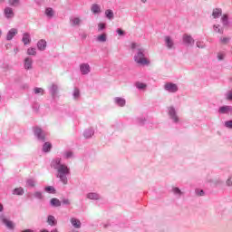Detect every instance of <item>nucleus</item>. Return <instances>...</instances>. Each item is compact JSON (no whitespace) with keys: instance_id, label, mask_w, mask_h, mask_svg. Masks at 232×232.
Returning a JSON list of instances; mask_svg holds the SVG:
<instances>
[{"instance_id":"nucleus-1","label":"nucleus","mask_w":232,"mask_h":232,"mask_svg":"<svg viewBox=\"0 0 232 232\" xmlns=\"http://www.w3.org/2000/svg\"><path fill=\"white\" fill-rule=\"evenodd\" d=\"M61 158H55L51 161V168L57 171L56 177L60 182L64 185L68 184V175H70V168L68 165L61 162Z\"/></svg>"},{"instance_id":"nucleus-2","label":"nucleus","mask_w":232,"mask_h":232,"mask_svg":"<svg viewBox=\"0 0 232 232\" xmlns=\"http://www.w3.org/2000/svg\"><path fill=\"white\" fill-rule=\"evenodd\" d=\"M134 52V62L140 66H150V60L148 59V51L142 44L139 43H132L130 45Z\"/></svg>"},{"instance_id":"nucleus-3","label":"nucleus","mask_w":232,"mask_h":232,"mask_svg":"<svg viewBox=\"0 0 232 232\" xmlns=\"http://www.w3.org/2000/svg\"><path fill=\"white\" fill-rule=\"evenodd\" d=\"M168 115L173 124H179V122H180V117L174 106L168 107Z\"/></svg>"},{"instance_id":"nucleus-4","label":"nucleus","mask_w":232,"mask_h":232,"mask_svg":"<svg viewBox=\"0 0 232 232\" xmlns=\"http://www.w3.org/2000/svg\"><path fill=\"white\" fill-rule=\"evenodd\" d=\"M34 135L36 137L37 140L40 142H45L46 140V132L43 130L40 127H34L33 128Z\"/></svg>"},{"instance_id":"nucleus-5","label":"nucleus","mask_w":232,"mask_h":232,"mask_svg":"<svg viewBox=\"0 0 232 232\" xmlns=\"http://www.w3.org/2000/svg\"><path fill=\"white\" fill-rule=\"evenodd\" d=\"M163 89L165 92H168V93H177V92H179V85H177V83L169 82L164 84Z\"/></svg>"},{"instance_id":"nucleus-6","label":"nucleus","mask_w":232,"mask_h":232,"mask_svg":"<svg viewBox=\"0 0 232 232\" xmlns=\"http://www.w3.org/2000/svg\"><path fill=\"white\" fill-rule=\"evenodd\" d=\"M0 220L4 224V226H5V227H7V229H14L15 228V225L14 224V222L12 220H9L6 218V215L1 214Z\"/></svg>"},{"instance_id":"nucleus-7","label":"nucleus","mask_w":232,"mask_h":232,"mask_svg":"<svg viewBox=\"0 0 232 232\" xmlns=\"http://www.w3.org/2000/svg\"><path fill=\"white\" fill-rule=\"evenodd\" d=\"M164 43L168 50H175L177 48V46L175 45V41L169 35L164 37Z\"/></svg>"},{"instance_id":"nucleus-8","label":"nucleus","mask_w":232,"mask_h":232,"mask_svg":"<svg viewBox=\"0 0 232 232\" xmlns=\"http://www.w3.org/2000/svg\"><path fill=\"white\" fill-rule=\"evenodd\" d=\"M24 70H34V59L30 56H27L24 60Z\"/></svg>"},{"instance_id":"nucleus-9","label":"nucleus","mask_w":232,"mask_h":232,"mask_svg":"<svg viewBox=\"0 0 232 232\" xmlns=\"http://www.w3.org/2000/svg\"><path fill=\"white\" fill-rule=\"evenodd\" d=\"M218 113L220 115H229V113H232V106L231 105H223L219 107Z\"/></svg>"},{"instance_id":"nucleus-10","label":"nucleus","mask_w":232,"mask_h":232,"mask_svg":"<svg viewBox=\"0 0 232 232\" xmlns=\"http://www.w3.org/2000/svg\"><path fill=\"white\" fill-rule=\"evenodd\" d=\"M4 15L5 19H14L15 17V13H14V9L12 7H5L4 9Z\"/></svg>"},{"instance_id":"nucleus-11","label":"nucleus","mask_w":232,"mask_h":232,"mask_svg":"<svg viewBox=\"0 0 232 232\" xmlns=\"http://www.w3.org/2000/svg\"><path fill=\"white\" fill-rule=\"evenodd\" d=\"M183 43L186 46H193L195 44V39L188 34H183Z\"/></svg>"},{"instance_id":"nucleus-12","label":"nucleus","mask_w":232,"mask_h":232,"mask_svg":"<svg viewBox=\"0 0 232 232\" xmlns=\"http://www.w3.org/2000/svg\"><path fill=\"white\" fill-rule=\"evenodd\" d=\"M113 102L114 104H116V106H119L120 108H124V106H126V99L122 97L113 98Z\"/></svg>"},{"instance_id":"nucleus-13","label":"nucleus","mask_w":232,"mask_h":232,"mask_svg":"<svg viewBox=\"0 0 232 232\" xmlns=\"http://www.w3.org/2000/svg\"><path fill=\"white\" fill-rule=\"evenodd\" d=\"M91 67L90 64L88 63H82L80 65V72L82 73V75H88V73H90L91 72Z\"/></svg>"},{"instance_id":"nucleus-14","label":"nucleus","mask_w":232,"mask_h":232,"mask_svg":"<svg viewBox=\"0 0 232 232\" xmlns=\"http://www.w3.org/2000/svg\"><path fill=\"white\" fill-rule=\"evenodd\" d=\"M22 43H24V46H26L32 43V36L30 35V33L23 34Z\"/></svg>"},{"instance_id":"nucleus-15","label":"nucleus","mask_w":232,"mask_h":232,"mask_svg":"<svg viewBox=\"0 0 232 232\" xmlns=\"http://www.w3.org/2000/svg\"><path fill=\"white\" fill-rule=\"evenodd\" d=\"M86 198H89V200H101V194L97 192H89L86 195Z\"/></svg>"},{"instance_id":"nucleus-16","label":"nucleus","mask_w":232,"mask_h":232,"mask_svg":"<svg viewBox=\"0 0 232 232\" xmlns=\"http://www.w3.org/2000/svg\"><path fill=\"white\" fill-rule=\"evenodd\" d=\"M49 92L53 97V99H55V96L57 95V92H59V87L57 86V84L53 83L50 87H49Z\"/></svg>"},{"instance_id":"nucleus-17","label":"nucleus","mask_w":232,"mask_h":232,"mask_svg":"<svg viewBox=\"0 0 232 232\" xmlns=\"http://www.w3.org/2000/svg\"><path fill=\"white\" fill-rule=\"evenodd\" d=\"M16 34H17V29L15 28L10 29L6 34V41H12V39L15 37Z\"/></svg>"},{"instance_id":"nucleus-18","label":"nucleus","mask_w":232,"mask_h":232,"mask_svg":"<svg viewBox=\"0 0 232 232\" xmlns=\"http://www.w3.org/2000/svg\"><path fill=\"white\" fill-rule=\"evenodd\" d=\"M46 46H47L46 40L42 39L38 41L37 48L38 50H40V52H44V50H46Z\"/></svg>"},{"instance_id":"nucleus-19","label":"nucleus","mask_w":232,"mask_h":232,"mask_svg":"<svg viewBox=\"0 0 232 232\" xmlns=\"http://www.w3.org/2000/svg\"><path fill=\"white\" fill-rule=\"evenodd\" d=\"M94 133H95V131L93 130V129L89 128L83 131V137L85 139H92V137H93Z\"/></svg>"},{"instance_id":"nucleus-20","label":"nucleus","mask_w":232,"mask_h":232,"mask_svg":"<svg viewBox=\"0 0 232 232\" xmlns=\"http://www.w3.org/2000/svg\"><path fill=\"white\" fill-rule=\"evenodd\" d=\"M47 224L52 227L57 226V219H55V217H53V215H49L47 217Z\"/></svg>"},{"instance_id":"nucleus-21","label":"nucleus","mask_w":232,"mask_h":232,"mask_svg":"<svg viewBox=\"0 0 232 232\" xmlns=\"http://www.w3.org/2000/svg\"><path fill=\"white\" fill-rule=\"evenodd\" d=\"M71 224L72 226H73L75 227V229H81V220L75 218H71Z\"/></svg>"},{"instance_id":"nucleus-22","label":"nucleus","mask_w":232,"mask_h":232,"mask_svg":"<svg viewBox=\"0 0 232 232\" xmlns=\"http://www.w3.org/2000/svg\"><path fill=\"white\" fill-rule=\"evenodd\" d=\"M221 23L225 28H227L229 26V16L227 14H223Z\"/></svg>"},{"instance_id":"nucleus-23","label":"nucleus","mask_w":232,"mask_h":232,"mask_svg":"<svg viewBox=\"0 0 232 232\" xmlns=\"http://www.w3.org/2000/svg\"><path fill=\"white\" fill-rule=\"evenodd\" d=\"M45 15L48 17V19H52L55 15V12L52 7H47L45 9Z\"/></svg>"},{"instance_id":"nucleus-24","label":"nucleus","mask_w":232,"mask_h":232,"mask_svg":"<svg viewBox=\"0 0 232 232\" xmlns=\"http://www.w3.org/2000/svg\"><path fill=\"white\" fill-rule=\"evenodd\" d=\"M172 193L176 198H180V197H182V190L177 187L172 188Z\"/></svg>"},{"instance_id":"nucleus-25","label":"nucleus","mask_w":232,"mask_h":232,"mask_svg":"<svg viewBox=\"0 0 232 232\" xmlns=\"http://www.w3.org/2000/svg\"><path fill=\"white\" fill-rule=\"evenodd\" d=\"M50 204L53 208H60L61 206V200H59L57 198H53L50 200Z\"/></svg>"},{"instance_id":"nucleus-26","label":"nucleus","mask_w":232,"mask_h":232,"mask_svg":"<svg viewBox=\"0 0 232 232\" xmlns=\"http://www.w3.org/2000/svg\"><path fill=\"white\" fill-rule=\"evenodd\" d=\"M220 15H222V10L220 8H216L213 10L212 17H214V19H218Z\"/></svg>"},{"instance_id":"nucleus-27","label":"nucleus","mask_w":232,"mask_h":232,"mask_svg":"<svg viewBox=\"0 0 232 232\" xmlns=\"http://www.w3.org/2000/svg\"><path fill=\"white\" fill-rule=\"evenodd\" d=\"M70 23L72 26H79L82 21L79 17H74L70 20Z\"/></svg>"},{"instance_id":"nucleus-28","label":"nucleus","mask_w":232,"mask_h":232,"mask_svg":"<svg viewBox=\"0 0 232 232\" xmlns=\"http://www.w3.org/2000/svg\"><path fill=\"white\" fill-rule=\"evenodd\" d=\"M51 150H52V143H50V142L44 143L43 151L44 153H49V151H51Z\"/></svg>"},{"instance_id":"nucleus-29","label":"nucleus","mask_w":232,"mask_h":232,"mask_svg":"<svg viewBox=\"0 0 232 232\" xmlns=\"http://www.w3.org/2000/svg\"><path fill=\"white\" fill-rule=\"evenodd\" d=\"M35 184H37V181L34 179H28L26 180L27 188H35Z\"/></svg>"},{"instance_id":"nucleus-30","label":"nucleus","mask_w":232,"mask_h":232,"mask_svg":"<svg viewBox=\"0 0 232 232\" xmlns=\"http://www.w3.org/2000/svg\"><path fill=\"white\" fill-rule=\"evenodd\" d=\"M135 87L138 90H146V88H148V84H146L144 82H135Z\"/></svg>"},{"instance_id":"nucleus-31","label":"nucleus","mask_w":232,"mask_h":232,"mask_svg":"<svg viewBox=\"0 0 232 232\" xmlns=\"http://www.w3.org/2000/svg\"><path fill=\"white\" fill-rule=\"evenodd\" d=\"M13 195H18V196H23L24 195V188H16L13 190Z\"/></svg>"},{"instance_id":"nucleus-32","label":"nucleus","mask_w":232,"mask_h":232,"mask_svg":"<svg viewBox=\"0 0 232 232\" xmlns=\"http://www.w3.org/2000/svg\"><path fill=\"white\" fill-rule=\"evenodd\" d=\"M73 99L75 101L79 100V97H81V91L79 88L75 87L72 92Z\"/></svg>"},{"instance_id":"nucleus-33","label":"nucleus","mask_w":232,"mask_h":232,"mask_svg":"<svg viewBox=\"0 0 232 232\" xmlns=\"http://www.w3.org/2000/svg\"><path fill=\"white\" fill-rule=\"evenodd\" d=\"M8 3L10 6H14V8H17V6L21 5V0H8Z\"/></svg>"},{"instance_id":"nucleus-34","label":"nucleus","mask_w":232,"mask_h":232,"mask_svg":"<svg viewBox=\"0 0 232 232\" xmlns=\"http://www.w3.org/2000/svg\"><path fill=\"white\" fill-rule=\"evenodd\" d=\"M108 40V37L106 36V34H102L97 37L98 43H106Z\"/></svg>"},{"instance_id":"nucleus-35","label":"nucleus","mask_w":232,"mask_h":232,"mask_svg":"<svg viewBox=\"0 0 232 232\" xmlns=\"http://www.w3.org/2000/svg\"><path fill=\"white\" fill-rule=\"evenodd\" d=\"M27 55H37V49L35 47H30L27 49Z\"/></svg>"},{"instance_id":"nucleus-36","label":"nucleus","mask_w":232,"mask_h":232,"mask_svg":"<svg viewBox=\"0 0 232 232\" xmlns=\"http://www.w3.org/2000/svg\"><path fill=\"white\" fill-rule=\"evenodd\" d=\"M224 97H225L226 101L231 102L232 101V89L227 91L224 94Z\"/></svg>"},{"instance_id":"nucleus-37","label":"nucleus","mask_w":232,"mask_h":232,"mask_svg":"<svg viewBox=\"0 0 232 232\" xmlns=\"http://www.w3.org/2000/svg\"><path fill=\"white\" fill-rule=\"evenodd\" d=\"M105 15H106L107 19L111 21V19H113V17H114L113 11H111V9L106 10L105 11Z\"/></svg>"},{"instance_id":"nucleus-38","label":"nucleus","mask_w":232,"mask_h":232,"mask_svg":"<svg viewBox=\"0 0 232 232\" xmlns=\"http://www.w3.org/2000/svg\"><path fill=\"white\" fill-rule=\"evenodd\" d=\"M213 30L214 32H216L217 34H224V29H222L220 27V24H214L213 25Z\"/></svg>"},{"instance_id":"nucleus-39","label":"nucleus","mask_w":232,"mask_h":232,"mask_svg":"<svg viewBox=\"0 0 232 232\" xmlns=\"http://www.w3.org/2000/svg\"><path fill=\"white\" fill-rule=\"evenodd\" d=\"M92 14H101V6L99 5H93L92 6Z\"/></svg>"},{"instance_id":"nucleus-40","label":"nucleus","mask_w":232,"mask_h":232,"mask_svg":"<svg viewBox=\"0 0 232 232\" xmlns=\"http://www.w3.org/2000/svg\"><path fill=\"white\" fill-rule=\"evenodd\" d=\"M136 124H140V126H142V124H144L146 122V118L145 117H138L136 118Z\"/></svg>"},{"instance_id":"nucleus-41","label":"nucleus","mask_w":232,"mask_h":232,"mask_svg":"<svg viewBox=\"0 0 232 232\" xmlns=\"http://www.w3.org/2000/svg\"><path fill=\"white\" fill-rule=\"evenodd\" d=\"M34 198H38V200H43V198H44L43 192H41V191L34 192Z\"/></svg>"},{"instance_id":"nucleus-42","label":"nucleus","mask_w":232,"mask_h":232,"mask_svg":"<svg viewBox=\"0 0 232 232\" xmlns=\"http://www.w3.org/2000/svg\"><path fill=\"white\" fill-rule=\"evenodd\" d=\"M195 193L198 197H204V195H206V193L204 192V189H200V188H196Z\"/></svg>"},{"instance_id":"nucleus-43","label":"nucleus","mask_w":232,"mask_h":232,"mask_svg":"<svg viewBox=\"0 0 232 232\" xmlns=\"http://www.w3.org/2000/svg\"><path fill=\"white\" fill-rule=\"evenodd\" d=\"M229 41H230V38H229V37H221V38L219 39V43H220L221 44H227V43H229Z\"/></svg>"},{"instance_id":"nucleus-44","label":"nucleus","mask_w":232,"mask_h":232,"mask_svg":"<svg viewBox=\"0 0 232 232\" xmlns=\"http://www.w3.org/2000/svg\"><path fill=\"white\" fill-rule=\"evenodd\" d=\"M64 159H73V152L72 151H65L63 153Z\"/></svg>"},{"instance_id":"nucleus-45","label":"nucleus","mask_w":232,"mask_h":232,"mask_svg":"<svg viewBox=\"0 0 232 232\" xmlns=\"http://www.w3.org/2000/svg\"><path fill=\"white\" fill-rule=\"evenodd\" d=\"M224 126L225 128H227V130H232V120L225 121Z\"/></svg>"},{"instance_id":"nucleus-46","label":"nucleus","mask_w":232,"mask_h":232,"mask_svg":"<svg viewBox=\"0 0 232 232\" xmlns=\"http://www.w3.org/2000/svg\"><path fill=\"white\" fill-rule=\"evenodd\" d=\"M45 191L47 193H55V188H53V186L45 187Z\"/></svg>"},{"instance_id":"nucleus-47","label":"nucleus","mask_w":232,"mask_h":232,"mask_svg":"<svg viewBox=\"0 0 232 232\" xmlns=\"http://www.w3.org/2000/svg\"><path fill=\"white\" fill-rule=\"evenodd\" d=\"M106 29V24L104 23H100L98 24V32H102V30H105Z\"/></svg>"},{"instance_id":"nucleus-48","label":"nucleus","mask_w":232,"mask_h":232,"mask_svg":"<svg viewBox=\"0 0 232 232\" xmlns=\"http://www.w3.org/2000/svg\"><path fill=\"white\" fill-rule=\"evenodd\" d=\"M34 93L37 95L39 93H44V90H43V88H39V87H35L34 90Z\"/></svg>"},{"instance_id":"nucleus-49","label":"nucleus","mask_w":232,"mask_h":232,"mask_svg":"<svg viewBox=\"0 0 232 232\" xmlns=\"http://www.w3.org/2000/svg\"><path fill=\"white\" fill-rule=\"evenodd\" d=\"M224 57H226V53H218V61H224Z\"/></svg>"},{"instance_id":"nucleus-50","label":"nucleus","mask_w":232,"mask_h":232,"mask_svg":"<svg viewBox=\"0 0 232 232\" xmlns=\"http://www.w3.org/2000/svg\"><path fill=\"white\" fill-rule=\"evenodd\" d=\"M227 186H232V176H229L226 181Z\"/></svg>"},{"instance_id":"nucleus-51","label":"nucleus","mask_w":232,"mask_h":232,"mask_svg":"<svg viewBox=\"0 0 232 232\" xmlns=\"http://www.w3.org/2000/svg\"><path fill=\"white\" fill-rule=\"evenodd\" d=\"M116 32H117V34H120L121 36L125 35L124 31H123L122 29H121V28H118V29L116 30Z\"/></svg>"},{"instance_id":"nucleus-52","label":"nucleus","mask_w":232,"mask_h":232,"mask_svg":"<svg viewBox=\"0 0 232 232\" xmlns=\"http://www.w3.org/2000/svg\"><path fill=\"white\" fill-rule=\"evenodd\" d=\"M79 36L81 37V39H86V37H88V34H86V33H80Z\"/></svg>"},{"instance_id":"nucleus-53","label":"nucleus","mask_w":232,"mask_h":232,"mask_svg":"<svg viewBox=\"0 0 232 232\" xmlns=\"http://www.w3.org/2000/svg\"><path fill=\"white\" fill-rule=\"evenodd\" d=\"M197 46L198 48H204L205 47L204 42H197Z\"/></svg>"},{"instance_id":"nucleus-54","label":"nucleus","mask_w":232,"mask_h":232,"mask_svg":"<svg viewBox=\"0 0 232 232\" xmlns=\"http://www.w3.org/2000/svg\"><path fill=\"white\" fill-rule=\"evenodd\" d=\"M63 204H64L65 206H70V199L68 198L63 199Z\"/></svg>"},{"instance_id":"nucleus-55","label":"nucleus","mask_w":232,"mask_h":232,"mask_svg":"<svg viewBox=\"0 0 232 232\" xmlns=\"http://www.w3.org/2000/svg\"><path fill=\"white\" fill-rule=\"evenodd\" d=\"M3 211H5V207L0 203V213H3Z\"/></svg>"},{"instance_id":"nucleus-56","label":"nucleus","mask_w":232,"mask_h":232,"mask_svg":"<svg viewBox=\"0 0 232 232\" xmlns=\"http://www.w3.org/2000/svg\"><path fill=\"white\" fill-rule=\"evenodd\" d=\"M21 232H34V230L33 229H25V230H23Z\"/></svg>"},{"instance_id":"nucleus-57","label":"nucleus","mask_w":232,"mask_h":232,"mask_svg":"<svg viewBox=\"0 0 232 232\" xmlns=\"http://www.w3.org/2000/svg\"><path fill=\"white\" fill-rule=\"evenodd\" d=\"M110 227V224H104L103 225L104 229H107V227Z\"/></svg>"},{"instance_id":"nucleus-58","label":"nucleus","mask_w":232,"mask_h":232,"mask_svg":"<svg viewBox=\"0 0 232 232\" xmlns=\"http://www.w3.org/2000/svg\"><path fill=\"white\" fill-rule=\"evenodd\" d=\"M3 36V30L0 29V39Z\"/></svg>"},{"instance_id":"nucleus-59","label":"nucleus","mask_w":232,"mask_h":232,"mask_svg":"<svg viewBox=\"0 0 232 232\" xmlns=\"http://www.w3.org/2000/svg\"><path fill=\"white\" fill-rule=\"evenodd\" d=\"M148 0H141L142 3H146Z\"/></svg>"},{"instance_id":"nucleus-60","label":"nucleus","mask_w":232,"mask_h":232,"mask_svg":"<svg viewBox=\"0 0 232 232\" xmlns=\"http://www.w3.org/2000/svg\"><path fill=\"white\" fill-rule=\"evenodd\" d=\"M42 232H50V231H48V230L44 229V230H43Z\"/></svg>"},{"instance_id":"nucleus-61","label":"nucleus","mask_w":232,"mask_h":232,"mask_svg":"<svg viewBox=\"0 0 232 232\" xmlns=\"http://www.w3.org/2000/svg\"><path fill=\"white\" fill-rule=\"evenodd\" d=\"M0 3H5V0H0Z\"/></svg>"}]
</instances>
